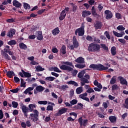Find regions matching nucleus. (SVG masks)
<instances>
[{
    "instance_id": "63",
    "label": "nucleus",
    "mask_w": 128,
    "mask_h": 128,
    "mask_svg": "<svg viewBox=\"0 0 128 128\" xmlns=\"http://www.w3.org/2000/svg\"><path fill=\"white\" fill-rule=\"evenodd\" d=\"M78 72V71L76 70H73V72H72V76H76Z\"/></svg>"
},
{
    "instance_id": "26",
    "label": "nucleus",
    "mask_w": 128,
    "mask_h": 128,
    "mask_svg": "<svg viewBox=\"0 0 128 128\" xmlns=\"http://www.w3.org/2000/svg\"><path fill=\"white\" fill-rule=\"evenodd\" d=\"M45 88L42 87V86H38L36 87L35 90H36L37 91L39 92H42L44 90Z\"/></svg>"
},
{
    "instance_id": "45",
    "label": "nucleus",
    "mask_w": 128,
    "mask_h": 128,
    "mask_svg": "<svg viewBox=\"0 0 128 128\" xmlns=\"http://www.w3.org/2000/svg\"><path fill=\"white\" fill-rule=\"evenodd\" d=\"M88 79L86 78H81L80 80L82 81L83 82H85L86 84H89V80Z\"/></svg>"
},
{
    "instance_id": "32",
    "label": "nucleus",
    "mask_w": 128,
    "mask_h": 128,
    "mask_svg": "<svg viewBox=\"0 0 128 128\" xmlns=\"http://www.w3.org/2000/svg\"><path fill=\"white\" fill-rule=\"evenodd\" d=\"M4 58L6 60H11V58L7 53L4 52Z\"/></svg>"
},
{
    "instance_id": "38",
    "label": "nucleus",
    "mask_w": 128,
    "mask_h": 128,
    "mask_svg": "<svg viewBox=\"0 0 128 128\" xmlns=\"http://www.w3.org/2000/svg\"><path fill=\"white\" fill-rule=\"evenodd\" d=\"M126 29L125 28H124L122 25H120L116 28V30L120 31L124 30Z\"/></svg>"
},
{
    "instance_id": "31",
    "label": "nucleus",
    "mask_w": 128,
    "mask_h": 128,
    "mask_svg": "<svg viewBox=\"0 0 128 128\" xmlns=\"http://www.w3.org/2000/svg\"><path fill=\"white\" fill-rule=\"evenodd\" d=\"M8 44L10 46H13L17 44V42H16L14 40H10L8 42Z\"/></svg>"
},
{
    "instance_id": "55",
    "label": "nucleus",
    "mask_w": 128,
    "mask_h": 128,
    "mask_svg": "<svg viewBox=\"0 0 128 128\" xmlns=\"http://www.w3.org/2000/svg\"><path fill=\"white\" fill-rule=\"evenodd\" d=\"M14 82L16 83L19 82L20 81V78L16 76H14Z\"/></svg>"
},
{
    "instance_id": "17",
    "label": "nucleus",
    "mask_w": 128,
    "mask_h": 128,
    "mask_svg": "<svg viewBox=\"0 0 128 128\" xmlns=\"http://www.w3.org/2000/svg\"><path fill=\"white\" fill-rule=\"evenodd\" d=\"M37 36L36 39L38 40H43V36L42 33V31H38L37 32Z\"/></svg>"
},
{
    "instance_id": "24",
    "label": "nucleus",
    "mask_w": 128,
    "mask_h": 128,
    "mask_svg": "<svg viewBox=\"0 0 128 128\" xmlns=\"http://www.w3.org/2000/svg\"><path fill=\"white\" fill-rule=\"evenodd\" d=\"M19 47L21 50H26L28 48L27 46L25 44L24 42L20 43Z\"/></svg>"
},
{
    "instance_id": "54",
    "label": "nucleus",
    "mask_w": 128,
    "mask_h": 128,
    "mask_svg": "<svg viewBox=\"0 0 128 128\" xmlns=\"http://www.w3.org/2000/svg\"><path fill=\"white\" fill-rule=\"evenodd\" d=\"M82 121H83V120H82V117L80 118L78 120V122L80 123V126H82Z\"/></svg>"
},
{
    "instance_id": "11",
    "label": "nucleus",
    "mask_w": 128,
    "mask_h": 128,
    "mask_svg": "<svg viewBox=\"0 0 128 128\" xmlns=\"http://www.w3.org/2000/svg\"><path fill=\"white\" fill-rule=\"evenodd\" d=\"M92 16L93 17L96 18V19H98L100 18L99 14H98L96 12V10L94 8V7L93 6L91 9Z\"/></svg>"
},
{
    "instance_id": "41",
    "label": "nucleus",
    "mask_w": 128,
    "mask_h": 128,
    "mask_svg": "<svg viewBox=\"0 0 128 128\" xmlns=\"http://www.w3.org/2000/svg\"><path fill=\"white\" fill-rule=\"evenodd\" d=\"M104 35L105 36H106V37L108 39V40H110V38H111L110 36V34L108 33V31H105L104 32Z\"/></svg>"
},
{
    "instance_id": "5",
    "label": "nucleus",
    "mask_w": 128,
    "mask_h": 128,
    "mask_svg": "<svg viewBox=\"0 0 128 128\" xmlns=\"http://www.w3.org/2000/svg\"><path fill=\"white\" fill-rule=\"evenodd\" d=\"M84 28L85 25L82 24L80 28L76 29L75 31V35L78 36H78H84L85 34Z\"/></svg>"
},
{
    "instance_id": "37",
    "label": "nucleus",
    "mask_w": 128,
    "mask_h": 128,
    "mask_svg": "<svg viewBox=\"0 0 128 128\" xmlns=\"http://www.w3.org/2000/svg\"><path fill=\"white\" fill-rule=\"evenodd\" d=\"M24 8L26 10H30V6L28 4L24 2Z\"/></svg>"
},
{
    "instance_id": "1",
    "label": "nucleus",
    "mask_w": 128,
    "mask_h": 128,
    "mask_svg": "<svg viewBox=\"0 0 128 128\" xmlns=\"http://www.w3.org/2000/svg\"><path fill=\"white\" fill-rule=\"evenodd\" d=\"M36 104H28L29 112H33V113H34L30 114V116H29V119H30V120L34 123L39 120V112L37 110H34L36 108Z\"/></svg>"
},
{
    "instance_id": "21",
    "label": "nucleus",
    "mask_w": 128,
    "mask_h": 128,
    "mask_svg": "<svg viewBox=\"0 0 128 128\" xmlns=\"http://www.w3.org/2000/svg\"><path fill=\"white\" fill-rule=\"evenodd\" d=\"M111 54L114 56L117 54L116 48L115 46H113L110 49Z\"/></svg>"
},
{
    "instance_id": "35",
    "label": "nucleus",
    "mask_w": 128,
    "mask_h": 128,
    "mask_svg": "<svg viewBox=\"0 0 128 128\" xmlns=\"http://www.w3.org/2000/svg\"><path fill=\"white\" fill-rule=\"evenodd\" d=\"M55 80V78L54 76H47L46 78H45L44 80H48L50 82H52Z\"/></svg>"
},
{
    "instance_id": "15",
    "label": "nucleus",
    "mask_w": 128,
    "mask_h": 128,
    "mask_svg": "<svg viewBox=\"0 0 128 128\" xmlns=\"http://www.w3.org/2000/svg\"><path fill=\"white\" fill-rule=\"evenodd\" d=\"M72 44L73 46L76 47V48H77L79 46V43L77 40L75 36L72 37Z\"/></svg>"
},
{
    "instance_id": "6",
    "label": "nucleus",
    "mask_w": 128,
    "mask_h": 128,
    "mask_svg": "<svg viewBox=\"0 0 128 128\" xmlns=\"http://www.w3.org/2000/svg\"><path fill=\"white\" fill-rule=\"evenodd\" d=\"M70 10V8L68 7H66L65 8L60 12V16H59V20L60 21H62L65 19L66 16V12Z\"/></svg>"
},
{
    "instance_id": "7",
    "label": "nucleus",
    "mask_w": 128,
    "mask_h": 128,
    "mask_svg": "<svg viewBox=\"0 0 128 128\" xmlns=\"http://www.w3.org/2000/svg\"><path fill=\"white\" fill-rule=\"evenodd\" d=\"M21 109H22V112L24 114V115L26 117H28V114L29 112V108H28L24 104H20Z\"/></svg>"
},
{
    "instance_id": "27",
    "label": "nucleus",
    "mask_w": 128,
    "mask_h": 128,
    "mask_svg": "<svg viewBox=\"0 0 128 128\" xmlns=\"http://www.w3.org/2000/svg\"><path fill=\"white\" fill-rule=\"evenodd\" d=\"M83 92L82 86L78 87L76 88V93L77 94H80Z\"/></svg>"
},
{
    "instance_id": "2",
    "label": "nucleus",
    "mask_w": 128,
    "mask_h": 128,
    "mask_svg": "<svg viewBox=\"0 0 128 128\" xmlns=\"http://www.w3.org/2000/svg\"><path fill=\"white\" fill-rule=\"evenodd\" d=\"M62 66H60V68L62 70H67L68 72H73L74 69L72 68H74L72 62H62ZM72 67V68H71Z\"/></svg>"
},
{
    "instance_id": "58",
    "label": "nucleus",
    "mask_w": 128,
    "mask_h": 128,
    "mask_svg": "<svg viewBox=\"0 0 128 128\" xmlns=\"http://www.w3.org/2000/svg\"><path fill=\"white\" fill-rule=\"evenodd\" d=\"M36 37V35H30L28 36V39L30 40H33L35 39Z\"/></svg>"
},
{
    "instance_id": "40",
    "label": "nucleus",
    "mask_w": 128,
    "mask_h": 128,
    "mask_svg": "<svg viewBox=\"0 0 128 128\" xmlns=\"http://www.w3.org/2000/svg\"><path fill=\"white\" fill-rule=\"evenodd\" d=\"M112 34L116 36V37H122V34H120L116 32V31H112Z\"/></svg>"
},
{
    "instance_id": "57",
    "label": "nucleus",
    "mask_w": 128,
    "mask_h": 128,
    "mask_svg": "<svg viewBox=\"0 0 128 128\" xmlns=\"http://www.w3.org/2000/svg\"><path fill=\"white\" fill-rule=\"evenodd\" d=\"M86 92H88V93L94 92V91L92 88H89L86 90Z\"/></svg>"
},
{
    "instance_id": "16",
    "label": "nucleus",
    "mask_w": 128,
    "mask_h": 128,
    "mask_svg": "<svg viewBox=\"0 0 128 128\" xmlns=\"http://www.w3.org/2000/svg\"><path fill=\"white\" fill-rule=\"evenodd\" d=\"M94 27L95 28L96 30H100L102 27V22L98 21L96 22L94 24Z\"/></svg>"
},
{
    "instance_id": "14",
    "label": "nucleus",
    "mask_w": 128,
    "mask_h": 128,
    "mask_svg": "<svg viewBox=\"0 0 128 128\" xmlns=\"http://www.w3.org/2000/svg\"><path fill=\"white\" fill-rule=\"evenodd\" d=\"M92 13L90 10H83L82 12V16L83 18H86V16H89Z\"/></svg>"
},
{
    "instance_id": "8",
    "label": "nucleus",
    "mask_w": 128,
    "mask_h": 128,
    "mask_svg": "<svg viewBox=\"0 0 128 128\" xmlns=\"http://www.w3.org/2000/svg\"><path fill=\"white\" fill-rule=\"evenodd\" d=\"M104 14L106 15L105 18L106 20H110L113 17L112 12L109 10H104Z\"/></svg>"
},
{
    "instance_id": "36",
    "label": "nucleus",
    "mask_w": 128,
    "mask_h": 128,
    "mask_svg": "<svg viewBox=\"0 0 128 128\" xmlns=\"http://www.w3.org/2000/svg\"><path fill=\"white\" fill-rule=\"evenodd\" d=\"M100 45L101 48H103L104 50L108 51V48L105 44H100Z\"/></svg>"
},
{
    "instance_id": "50",
    "label": "nucleus",
    "mask_w": 128,
    "mask_h": 128,
    "mask_svg": "<svg viewBox=\"0 0 128 128\" xmlns=\"http://www.w3.org/2000/svg\"><path fill=\"white\" fill-rule=\"evenodd\" d=\"M38 103L40 105H42V104L46 105L48 104V102L47 101H38Z\"/></svg>"
},
{
    "instance_id": "39",
    "label": "nucleus",
    "mask_w": 128,
    "mask_h": 128,
    "mask_svg": "<svg viewBox=\"0 0 128 128\" xmlns=\"http://www.w3.org/2000/svg\"><path fill=\"white\" fill-rule=\"evenodd\" d=\"M7 23L8 24H13L16 22L15 19H14L13 18H9L6 20Z\"/></svg>"
},
{
    "instance_id": "23",
    "label": "nucleus",
    "mask_w": 128,
    "mask_h": 128,
    "mask_svg": "<svg viewBox=\"0 0 128 128\" xmlns=\"http://www.w3.org/2000/svg\"><path fill=\"white\" fill-rule=\"evenodd\" d=\"M60 52L62 54L64 55L66 53V46L65 45H62L60 50Z\"/></svg>"
},
{
    "instance_id": "46",
    "label": "nucleus",
    "mask_w": 128,
    "mask_h": 128,
    "mask_svg": "<svg viewBox=\"0 0 128 128\" xmlns=\"http://www.w3.org/2000/svg\"><path fill=\"white\" fill-rule=\"evenodd\" d=\"M92 37H93V40H93V42H97L98 44H100V40H99V38H96L94 36H92Z\"/></svg>"
},
{
    "instance_id": "51",
    "label": "nucleus",
    "mask_w": 128,
    "mask_h": 128,
    "mask_svg": "<svg viewBox=\"0 0 128 128\" xmlns=\"http://www.w3.org/2000/svg\"><path fill=\"white\" fill-rule=\"evenodd\" d=\"M118 88V86L116 84H113L112 86V90H116Z\"/></svg>"
},
{
    "instance_id": "61",
    "label": "nucleus",
    "mask_w": 128,
    "mask_h": 128,
    "mask_svg": "<svg viewBox=\"0 0 128 128\" xmlns=\"http://www.w3.org/2000/svg\"><path fill=\"white\" fill-rule=\"evenodd\" d=\"M4 118L3 111L0 110V120H2Z\"/></svg>"
},
{
    "instance_id": "12",
    "label": "nucleus",
    "mask_w": 128,
    "mask_h": 128,
    "mask_svg": "<svg viewBox=\"0 0 128 128\" xmlns=\"http://www.w3.org/2000/svg\"><path fill=\"white\" fill-rule=\"evenodd\" d=\"M118 78L119 79L120 82V84H122V85L128 86V82L122 76H119L118 77Z\"/></svg>"
},
{
    "instance_id": "43",
    "label": "nucleus",
    "mask_w": 128,
    "mask_h": 128,
    "mask_svg": "<svg viewBox=\"0 0 128 128\" xmlns=\"http://www.w3.org/2000/svg\"><path fill=\"white\" fill-rule=\"evenodd\" d=\"M12 104L14 108H17L18 106V102L15 101H12Z\"/></svg>"
},
{
    "instance_id": "64",
    "label": "nucleus",
    "mask_w": 128,
    "mask_h": 128,
    "mask_svg": "<svg viewBox=\"0 0 128 128\" xmlns=\"http://www.w3.org/2000/svg\"><path fill=\"white\" fill-rule=\"evenodd\" d=\"M51 120L50 116H46V118H44V121L46 122H49Z\"/></svg>"
},
{
    "instance_id": "62",
    "label": "nucleus",
    "mask_w": 128,
    "mask_h": 128,
    "mask_svg": "<svg viewBox=\"0 0 128 128\" xmlns=\"http://www.w3.org/2000/svg\"><path fill=\"white\" fill-rule=\"evenodd\" d=\"M52 52L54 54H56L58 52V50L57 48H53L52 50Z\"/></svg>"
},
{
    "instance_id": "47",
    "label": "nucleus",
    "mask_w": 128,
    "mask_h": 128,
    "mask_svg": "<svg viewBox=\"0 0 128 128\" xmlns=\"http://www.w3.org/2000/svg\"><path fill=\"white\" fill-rule=\"evenodd\" d=\"M54 110L53 106L48 105L46 108V110L48 111H52Z\"/></svg>"
},
{
    "instance_id": "29",
    "label": "nucleus",
    "mask_w": 128,
    "mask_h": 128,
    "mask_svg": "<svg viewBox=\"0 0 128 128\" xmlns=\"http://www.w3.org/2000/svg\"><path fill=\"white\" fill-rule=\"evenodd\" d=\"M85 74H86V71L82 70L78 74V76L79 78H82L83 77V76Z\"/></svg>"
},
{
    "instance_id": "53",
    "label": "nucleus",
    "mask_w": 128,
    "mask_h": 128,
    "mask_svg": "<svg viewBox=\"0 0 128 128\" xmlns=\"http://www.w3.org/2000/svg\"><path fill=\"white\" fill-rule=\"evenodd\" d=\"M118 40L119 42L122 44H125L126 43V40L124 38H119Z\"/></svg>"
},
{
    "instance_id": "13",
    "label": "nucleus",
    "mask_w": 128,
    "mask_h": 128,
    "mask_svg": "<svg viewBox=\"0 0 128 128\" xmlns=\"http://www.w3.org/2000/svg\"><path fill=\"white\" fill-rule=\"evenodd\" d=\"M12 6H14L16 8H21L22 4L17 0H14L12 2Z\"/></svg>"
},
{
    "instance_id": "20",
    "label": "nucleus",
    "mask_w": 128,
    "mask_h": 128,
    "mask_svg": "<svg viewBox=\"0 0 128 128\" xmlns=\"http://www.w3.org/2000/svg\"><path fill=\"white\" fill-rule=\"evenodd\" d=\"M6 76H8V78H12L14 76H15V74L13 70H9L6 72Z\"/></svg>"
},
{
    "instance_id": "10",
    "label": "nucleus",
    "mask_w": 128,
    "mask_h": 128,
    "mask_svg": "<svg viewBox=\"0 0 128 128\" xmlns=\"http://www.w3.org/2000/svg\"><path fill=\"white\" fill-rule=\"evenodd\" d=\"M16 30L14 28H10L9 31L8 32L6 36L10 38H12L14 37V35L15 34Z\"/></svg>"
},
{
    "instance_id": "25",
    "label": "nucleus",
    "mask_w": 128,
    "mask_h": 128,
    "mask_svg": "<svg viewBox=\"0 0 128 128\" xmlns=\"http://www.w3.org/2000/svg\"><path fill=\"white\" fill-rule=\"evenodd\" d=\"M60 33L59 28L57 27L52 30V34L54 36H57Z\"/></svg>"
},
{
    "instance_id": "4",
    "label": "nucleus",
    "mask_w": 128,
    "mask_h": 128,
    "mask_svg": "<svg viewBox=\"0 0 128 128\" xmlns=\"http://www.w3.org/2000/svg\"><path fill=\"white\" fill-rule=\"evenodd\" d=\"M100 48V45L92 42L88 45V50L92 52H99Z\"/></svg>"
},
{
    "instance_id": "60",
    "label": "nucleus",
    "mask_w": 128,
    "mask_h": 128,
    "mask_svg": "<svg viewBox=\"0 0 128 128\" xmlns=\"http://www.w3.org/2000/svg\"><path fill=\"white\" fill-rule=\"evenodd\" d=\"M26 124L28 128H30L32 126L31 122L29 120H27Z\"/></svg>"
},
{
    "instance_id": "44",
    "label": "nucleus",
    "mask_w": 128,
    "mask_h": 128,
    "mask_svg": "<svg viewBox=\"0 0 128 128\" xmlns=\"http://www.w3.org/2000/svg\"><path fill=\"white\" fill-rule=\"evenodd\" d=\"M116 18L118 20H122V16L120 14L117 12L116 14Z\"/></svg>"
},
{
    "instance_id": "30",
    "label": "nucleus",
    "mask_w": 128,
    "mask_h": 128,
    "mask_svg": "<svg viewBox=\"0 0 128 128\" xmlns=\"http://www.w3.org/2000/svg\"><path fill=\"white\" fill-rule=\"evenodd\" d=\"M34 89V87H28L26 90L24 91V94H27L30 92L32 91Z\"/></svg>"
},
{
    "instance_id": "28",
    "label": "nucleus",
    "mask_w": 128,
    "mask_h": 128,
    "mask_svg": "<svg viewBox=\"0 0 128 128\" xmlns=\"http://www.w3.org/2000/svg\"><path fill=\"white\" fill-rule=\"evenodd\" d=\"M117 80H116V76H113L112 78L110 81V84H114L116 82Z\"/></svg>"
},
{
    "instance_id": "19",
    "label": "nucleus",
    "mask_w": 128,
    "mask_h": 128,
    "mask_svg": "<svg viewBox=\"0 0 128 128\" xmlns=\"http://www.w3.org/2000/svg\"><path fill=\"white\" fill-rule=\"evenodd\" d=\"M108 120H110L111 123L114 124L116 122L117 118L115 116H109Z\"/></svg>"
},
{
    "instance_id": "18",
    "label": "nucleus",
    "mask_w": 128,
    "mask_h": 128,
    "mask_svg": "<svg viewBox=\"0 0 128 128\" xmlns=\"http://www.w3.org/2000/svg\"><path fill=\"white\" fill-rule=\"evenodd\" d=\"M75 62L80 64H82L84 63V58L82 56L79 57L75 60Z\"/></svg>"
},
{
    "instance_id": "52",
    "label": "nucleus",
    "mask_w": 128,
    "mask_h": 128,
    "mask_svg": "<svg viewBox=\"0 0 128 128\" xmlns=\"http://www.w3.org/2000/svg\"><path fill=\"white\" fill-rule=\"evenodd\" d=\"M45 11H46V9H42L40 10H38V12H37V14H38V15H40L43 12H44Z\"/></svg>"
},
{
    "instance_id": "9",
    "label": "nucleus",
    "mask_w": 128,
    "mask_h": 128,
    "mask_svg": "<svg viewBox=\"0 0 128 128\" xmlns=\"http://www.w3.org/2000/svg\"><path fill=\"white\" fill-rule=\"evenodd\" d=\"M68 108H62L58 112H56L55 114L56 116H61L62 114H66L67 112Z\"/></svg>"
},
{
    "instance_id": "56",
    "label": "nucleus",
    "mask_w": 128,
    "mask_h": 128,
    "mask_svg": "<svg viewBox=\"0 0 128 128\" xmlns=\"http://www.w3.org/2000/svg\"><path fill=\"white\" fill-rule=\"evenodd\" d=\"M53 70L54 72H62V70H60L58 67H54V68H53Z\"/></svg>"
},
{
    "instance_id": "34",
    "label": "nucleus",
    "mask_w": 128,
    "mask_h": 128,
    "mask_svg": "<svg viewBox=\"0 0 128 128\" xmlns=\"http://www.w3.org/2000/svg\"><path fill=\"white\" fill-rule=\"evenodd\" d=\"M75 67L80 69L84 68L86 67V65L84 64H78L75 65Z\"/></svg>"
},
{
    "instance_id": "48",
    "label": "nucleus",
    "mask_w": 128,
    "mask_h": 128,
    "mask_svg": "<svg viewBox=\"0 0 128 128\" xmlns=\"http://www.w3.org/2000/svg\"><path fill=\"white\" fill-rule=\"evenodd\" d=\"M24 78H30L31 77V74L30 73H28L26 72V73H24Z\"/></svg>"
},
{
    "instance_id": "33",
    "label": "nucleus",
    "mask_w": 128,
    "mask_h": 128,
    "mask_svg": "<svg viewBox=\"0 0 128 128\" xmlns=\"http://www.w3.org/2000/svg\"><path fill=\"white\" fill-rule=\"evenodd\" d=\"M45 70L44 68H42L40 66H38L36 68V72H43Z\"/></svg>"
},
{
    "instance_id": "49",
    "label": "nucleus",
    "mask_w": 128,
    "mask_h": 128,
    "mask_svg": "<svg viewBox=\"0 0 128 128\" xmlns=\"http://www.w3.org/2000/svg\"><path fill=\"white\" fill-rule=\"evenodd\" d=\"M86 40H88L89 42H94L92 37L91 36H90L89 35H88L86 36Z\"/></svg>"
},
{
    "instance_id": "59",
    "label": "nucleus",
    "mask_w": 128,
    "mask_h": 128,
    "mask_svg": "<svg viewBox=\"0 0 128 128\" xmlns=\"http://www.w3.org/2000/svg\"><path fill=\"white\" fill-rule=\"evenodd\" d=\"M78 102V100H72V101H70V104L72 105H74L76 104Z\"/></svg>"
},
{
    "instance_id": "3",
    "label": "nucleus",
    "mask_w": 128,
    "mask_h": 128,
    "mask_svg": "<svg viewBox=\"0 0 128 128\" xmlns=\"http://www.w3.org/2000/svg\"><path fill=\"white\" fill-rule=\"evenodd\" d=\"M89 68H92L94 70L97 71H104L108 69V67L104 66L101 64H91L90 66H89Z\"/></svg>"
},
{
    "instance_id": "42",
    "label": "nucleus",
    "mask_w": 128,
    "mask_h": 128,
    "mask_svg": "<svg viewBox=\"0 0 128 128\" xmlns=\"http://www.w3.org/2000/svg\"><path fill=\"white\" fill-rule=\"evenodd\" d=\"M20 90V88L19 89L18 88H16L10 90V91L11 92H12V93H14V94H16V93H18V92Z\"/></svg>"
},
{
    "instance_id": "22",
    "label": "nucleus",
    "mask_w": 128,
    "mask_h": 128,
    "mask_svg": "<svg viewBox=\"0 0 128 128\" xmlns=\"http://www.w3.org/2000/svg\"><path fill=\"white\" fill-rule=\"evenodd\" d=\"M66 84L68 85H72V86H78V83L76 82L74 80H71L70 81L68 82Z\"/></svg>"
}]
</instances>
